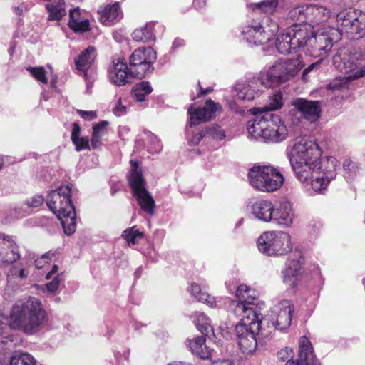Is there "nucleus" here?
I'll return each mask as SVG.
<instances>
[{"mask_svg": "<svg viewBox=\"0 0 365 365\" xmlns=\"http://www.w3.org/2000/svg\"><path fill=\"white\" fill-rule=\"evenodd\" d=\"M322 151L310 137L297 138L290 153L289 162L296 178L322 193L336 175L338 161L333 156L321 158Z\"/></svg>", "mask_w": 365, "mask_h": 365, "instance_id": "1", "label": "nucleus"}, {"mask_svg": "<svg viewBox=\"0 0 365 365\" xmlns=\"http://www.w3.org/2000/svg\"><path fill=\"white\" fill-rule=\"evenodd\" d=\"M3 330L8 326L11 329L21 331L26 335H34L43 329L48 322V316L39 299L35 297L16 302L10 308L8 317L0 313Z\"/></svg>", "mask_w": 365, "mask_h": 365, "instance_id": "2", "label": "nucleus"}, {"mask_svg": "<svg viewBox=\"0 0 365 365\" xmlns=\"http://www.w3.org/2000/svg\"><path fill=\"white\" fill-rule=\"evenodd\" d=\"M333 64L346 76L333 79L327 84L326 88L333 91L348 88L350 80L365 76V50L353 52L341 50L334 56Z\"/></svg>", "mask_w": 365, "mask_h": 365, "instance_id": "3", "label": "nucleus"}, {"mask_svg": "<svg viewBox=\"0 0 365 365\" xmlns=\"http://www.w3.org/2000/svg\"><path fill=\"white\" fill-rule=\"evenodd\" d=\"M255 115L247 123V132L250 137L266 143H278L286 139L287 128L279 115L262 112Z\"/></svg>", "mask_w": 365, "mask_h": 365, "instance_id": "4", "label": "nucleus"}, {"mask_svg": "<svg viewBox=\"0 0 365 365\" xmlns=\"http://www.w3.org/2000/svg\"><path fill=\"white\" fill-rule=\"evenodd\" d=\"M72 185H63L49 192L46 204L49 210L61 220L67 235H72L76 230V218L74 206L71 202Z\"/></svg>", "mask_w": 365, "mask_h": 365, "instance_id": "5", "label": "nucleus"}, {"mask_svg": "<svg viewBox=\"0 0 365 365\" xmlns=\"http://www.w3.org/2000/svg\"><path fill=\"white\" fill-rule=\"evenodd\" d=\"M303 67L302 58L297 55L292 58L280 59L275 62L267 71L260 74L268 88L289 81Z\"/></svg>", "mask_w": 365, "mask_h": 365, "instance_id": "6", "label": "nucleus"}, {"mask_svg": "<svg viewBox=\"0 0 365 365\" xmlns=\"http://www.w3.org/2000/svg\"><path fill=\"white\" fill-rule=\"evenodd\" d=\"M341 38V34L337 28H326L315 34L309 31L304 47L309 56L323 60L327 57L334 43Z\"/></svg>", "mask_w": 365, "mask_h": 365, "instance_id": "7", "label": "nucleus"}, {"mask_svg": "<svg viewBox=\"0 0 365 365\" xmlns=\"http://www.w3.org/2000/svg\"><path fill=\"white\" fill-rule=\"evenodd\" d=\"M248 178L253 188L267 192L279 190L284 182L282 174L269 165L252 167L249 171Z\"/></svg>", "mask_w": 365, "mask_h": 365, "instance_id": "8", "label": "nucleus"}, {"mask_svg": "<svg viewBox=\"0 0 365 365\" xmlns=\"http://www.w3.org/2000/svg\"><path fill=\"white\" fill-rule=\"evenodd\" d=\"M260 252L268 256L284 255L292 250V237L284 231H267L257 240Z\"/></svg>", "mask_w": 365, "mask_h": 365, "instance_id": "9", "label": "nucleus"}, {"mask_svg": "<svg viewBox=\"0 0 365 365\" xmlns=\"http://www.w3.org/2000/svg\"><path fill=\"white\" fill-rule=\"evenodd\" d=\"M130 175L129 182L133 190V196L136 198L141 209L146 213L153 215L155 211V201L152 195L145 188V182L143 177L141 168L136 160H130Z\"/></svg>", "mask_w": 365, "mask_h": 365, "instance_id": "10", "label": "nucleus"}, {"mask_svg": "<svg viewBox=\"0 0 365 365\" xmlns=\"http://www.w3.org/2000/svg\"><path fill=\"white\" fill-rule=\"evenodd\" d=\"M337 29L341 34H355L359 38L365 36V12L355 9H346L336 14Z\"/></svg>", "mask_w": 365, "mask_h": 365, "instance_id": "11", "label": "nucleus"}, {"mask_svg": "<svg viewBox=\"0 0 365 365\" xmlns=\"http://www.w3.org/2000/svg\"><path fill=\"white\" fill-rule=\"evenodd\" d=\"M309 36L307 28L293 25L277 37L276 48L282 54H289L304 48Z\"/></svg>", "mask_w": 365, "mask_h": 365, "instance_id": "12", "label": "nucleus"}, {"mask_svg": "<svg viewBox=\"0 0 365 365\" xmlns=\"http://www.w3.org/2000/svg\"><path fill=\"white\" fill-rule=\"evenodd\" d=\"M278 30L277 24L267 16L262 24L255 23L244 26L242 34L249 43L262 45L269 42Z\"/></svg>", "mask_w": 365, "mask_h": 365, "instance_id": "13", "label": "nucleus"}, {"mask_svg": "<svg viewBox=\"0 0 365 365\" xmlns=\"http://www.w3.org/2000/svg\"><path fill=\"white\" fill-rule=\"evenodd\" d=\"M277 357L281 361H287L285 365H320L315 358L312 344L306 336L300 339L297 364L292 360V350L288 347L278 351Z\"/></svg>", "mask_w": 365, "mask_h": 365, "instance_id": "14", "label": "nucleus"}, {"mask_svg": "<svg viewBox=\"0 0 365 365\" xmlns=\"http://www.w3.org/2000/svg\"><path fill=\"white\" fill-rule=\"evenodd\" d=\"M155 59L156 53L151 47L135 49L130 56V66L135 77L142 78L150 73Z\"/></svg>", "mask_w": 365, "mask_h": 365, "instance_id": "15", "label": "nucleus"}, {"mask_svg": "<svg viewBox=\"0 0 365 365\" xmlns=\"http://www.w3.org/2000/svg\"><path fill=\"white\" fill-rule=\"evenodd\" d=\"M293 312L294 307L289 301H282L272 308L270 315L264 319V322H267L269 328L283 331L290 326Z\"/></svg>", "mask_w": 365, "mask_h": 365, "instance_id": "16", "label": "nucleus"}, {"mask_svg": "<svg viewBox=\"0 0 365 365\" xmlns=\"http://www.w3.org/2000/svg\"><path fill=\"white\" fill-rule=\"evenodd\" d=\"M259 324H237L235 326L236 338L240 350L245 354H252L257 346L256 336L260 331Z\"/></svg>", "mask_w": 365, "mask_h": 365, "instance_id": "17", "label": "nucleus"}, {"mask_svg": "<svg viewBox=\"0 0 365 365\" xmlns=\"http://www.w3.org/2000/svg\"><path fill=\"white\" fill-rule=\"evenodd\" d=\"M267 88H268L259 73L242 84H237L235 86V91L239 99L252 101L259 97Z\"/></svg>", "mask_w": 365, "mask_h": 365, "instance_id": "18", "label": "nucleus"}, {"mask_svg": "<svg viewBox=\"0 0 365 365\" xmlns=\"http://www.w3.org/2000/svg\"><path fill=\"white\" fill-rule=\"evenodd\" d=\"M233 313L240 319V322L237 324H248L252 327L253 324H259L262 323L261 317L257 312V308L253 304V301L247 302H233Z\"/></svg>", "mask_w": 365, "mask_h": 365, "instance_id": "19", "label": "nucleus"}, {"mask_svg": "<svg viewBox=\"0 0 365 365\" xmlns=\"http://www.w3.org/2000/svg\"><path fill=\"white\" fill-rule=\"evenodd\" d=\"M21 257L15 237L0 234V264H11Z\"/></svg>", "mask_w": 365, "mask_h": 365, "instance_id": "20", "label": "nucleus"}, {"mask_svg": "<svg viewBox=\"0 0 365 365\" xmlns=\"http://www.w3.org/2000/svg\"><path fill=\"white\" fill-rule=\"evenodd\" d=\"M221 111L220 104L216 103L212 100H207L202 108H195L193 106H190L188 108L190 126L210 120L216 112Z\"/></svg>", "mask_w": 365, "mask_h": 365, "instance_id": "21", "label": "nucleus"}, {"mask_svg": "<svg viewBox=\"0 0 365 365\" xmlns=\"http://www.w3.org/2000/svg\"><path fill=\"white\" fill-rule=\"evenodd\" d=\"M247 209L255 220L263 222H271L274 205L269 200H250Z\"/></svg>", "mask_w": 365, "mask_h": 365, "instance_id": "22", "label": "nucleus"}, {"mask_svg": "<svg viewBox=\"0 0 365 365\" xmlns=\"http://www.w3.org/2000/svg\"><path fill=\"white\" fill-rule=\"evenodd\" d=\"M108 77L113 83L116 86H123L129 82L132 77H135L134 72L126 62L121 58L113 60V66L108 71Z\"/></svg>", "mask_w": 365, "mask_h": 365, "instance_id": "23", "label": "nucleus"}, {"mask_svg": "<svg viewBox=\"0 0 365 365\" xmlns=\"http://www.w3.org/2000/svg\"><path fill=\"white\" fill-rule=\"evenodd\" d=\"M271 222L282 227H290L294 221V210L293 205L289 201H283L274 206V211Z\"/></svg>", "mask_w": 365, "mask_h": 365, "instance_id": "24", "label": "nucleus"}, {"mask_svg": "<svg viewBox=\"0 0 365 365\" xmlns=\"http://www.w3.org/2000/svg\"><path fill=\"white\" fill-rule=\"evenodd\" d=\"M304 264V259L299 253L289 257L287 262V267L282 272L284 282L294 287L295 278L302 274Z\"/></svg>", "mask_w": 365, "mask_h": 365, "instance_id": "25", "label": "nucleus"}, {"mask_svg": "<svg viewBox=\"0 0 365 365\" xmlns=\"http://www.w3.org/2000/svg\"><path fill=\"white\" fill-rule=\"evenodd\" d=\"M293 105L305 119L312 123L317 120L320 116L321 106L319 101L298 98Z\"/></svg>", "mask_w": 365, "mask_h": 365, "instance_id": "26", "label": "nucleus"}, {"mask_svg": "<svg viewBox=\"0 0 365 365\" xmlns=\"http://www.w3.org/2000/svg\"><path fill=\"white\" fill-rule=\"evenodd\" d=\"M99 21L105 26L118 22L123 17L119 2L101 6L98 9Z\"/></svg>", "mask_w": 365, "mask_h": 365, "instance_id": "27", "label": "nucleus"}, {"mask_svg": "<svg viewBox=\"0 0 365 365\" xmlns=\"http://www.w3.org/2000/svg\"><path fill=\"white\" fill-rule=\"evenodd\" d=\"M96 57V49L93 46H88L81 52L75 59L76 69L83 74L88 88L89 82L88 80V71L91 68Z\"/></svg>", "mask_w": 365, "mask_h": 365, "instance_id": "28", "label": "nucleus"}, {"mask_svg": "<svg viewBox=\"0 0 365 365\" xmlns=\"http://www.w3.org/2000/svg\"><path fill=\"white\" fill-rule=\"evenodd\" d=\"M68 26L75 32H85L90 29L89 21L78 8L69 11Z\"/></svg>", "mask_w": 365, "mask_h": 365, "instance_id": "29", "label": "nucleus"}, {"mask_svg": "<svg viewBox=\"0 0 365 365\" xmlns=\"http://www.w3.org/2000/svg\"><path fill=\"white\" fill-rule=\"evenodd\" d=\"M190 293L199 302L207 304L210 307L220 308L222 306L223 302L222 298H216L202 291L198 284L192 283L191 284Z\"/></svg>", "mask_w": 365, "mask_h": 365, "instance_id": "30", "label": "nucleus"}, {"mask_svg": "<svg viewBox=\"0 0 365 365\" xmlns=\"http://www.w3.org/2000/svg\"><path fill=\"white\" fill-rule=\"evenodd\" d=\"M307 16H308L309 24H318L329 19L331 16V11L323 6L309 4L308 5Z\"/></svg>", "mask_w": 365, "mask_h": 365, "instance_id": "31", "label": "nucleus"}, {"mask_svg": "<svg viewBox=\"0 0 365 365\" xmlns=\"http://www.w3.org/2000/svg\"><path fill=\"white\" fill-rule=\"evenodd\" d=\"M190 351L202 359H207L211 355V350L205 344L203 336H197L190 341Z\"/></svg>", "mask_w": 365, "mask_h": 365, "instance_id": "32", "label": "nucleus"}, {"mask_svg": "<svg viewBox=\"0 0 365 365\" xmlns=\"http://www.w3.org/2000/svg\"><path fill=\"white\" fill-rule=\"evenodd\" d=\"M283 106L282 95L280 92L273 93L269 96L267 104L262 108H254V114H261L262 112H271L280 109Z\"/></svg>", "mask_w": 365, "mask_h": 365, "instance_id": "33", "label": "nucleus"}, {"mask_svg": "<svg viewBox=\"0 0 365 365\" xmlns=\"http://www.w3.org/2000/svg\"><path fill=\"white\" fill-rule=\"evenodd\" d=\"M46 8L51 21H58L66 14L64 0H53L51 4L46 5Z\"/></svg>", "mask_w": 365, "mask_h": 365, "instance_id": "34", "label": "nucleus"}, {"mask_svg": "<svg viewBox=\"0 0 365 365\" xmlns=\"http://www.w3.org/2000/svg\"><path fill=\"white\" fill-rule=\"evenodd\" d=\"M307 9L308 5H300L294 7L289 10L288 13V17L292 21L296 22L294 25L307 28L306 26L302 25V24L308 23V16H307Z\"/></svg>", "mask_w": 365, "mask_h": 365, "instance_id": "35", "label": "nucleus"}, {"mask_svg": "<svg viewBox=\"0 0 365 365\" xmlns=\"http://www.w3.org/2000/svg\"><path fill=\"white\" fill-rule=\"evenodd\" d=\"M132 36L133 40L139 42H148L154 40L153 23H147L144 26L136 29Z\"/></svg>", "mask_w": 365, "mask_h": 365, "instance_id": "36", "label": "nucleus"}, {"mask_svg": "<svg viewBox=\"0 0 365 365\" xmlns=\"http://www.w3.org/2000/svg\"><path fill=\"white\" fill-rule=\"evenodd\" d=\"M278 4V0H264L259 3L250 4L248 6L255 12L272 14L276 10Z\"/></svg>", "mask_w": 365, "mask_h": 365, "instance_id": "37", "label": "nucleus"}, {"mask_svg": "<svg viewBox=\"0 0 365 365\" xmlns=\"http://www.w3.org/2000/svg\"><path fill=\"white\" fill-rule=\"evenodd\" d=\"M153 91L151 85L148 81H142L137 83L133 88V93L138 101L142 102L145 100V96Z\"/></svg>", "mask_w": 365, "mask_h": 365, "instance_id": "38", "label": "nucleus"}, {"mask_svg": "<svg viewBox=\"0 0 365 365\" xmlns=\"http://www.w3.org/2000/svg\"><path fill=\"white\" fill-rule=\"evenodd\" d=\"M10 365H36V360L29 354L16 351L10 359Z\"/></svg>", "mask_w": 365, "mask_h": 365, "instance_id": "39", "label": "nucleus"}, {"mask_svg": "<svg viewBox=\"0 0 365 365\" xmlns=\"http://www.w3.org/2000/svg\"><path fill=\"white\" fill-rule=\"evenodd\" d=\"M195 325L197 329L205 334L213 332V327L210 324V319L203 313H198L196 315Z\"/></svg>", "mask_w": 365, "mask_h": 365, "instance_id": "40", "label": "nucleus"}, {"mask_svg": "<svg viewBox=\"0 0 365 365\" xmlns=\"http://www.w3.org/2000/svg\"><path fill=\"white\" fill-rule=\"evenodd\" d=\"M237 302L254 301L256 298L255 292L245 284L240 285L236 290Z\"/></svg>", "mask_w": 365, "mask_h": 365, "instance_id": "41", "label": "nucleus"}, {"mask_svg": "<svg viewBox=\"0 0 365 365\" xmlns=\"http://www.w3.org/2000/svg\"><path fill=\"white\" fill-rule=\"evenodd\" d=\"M122 237L127 241L128 245H135L136 240L143 237V233L138 229H135V227H133L124 230Z\"/></svg>", "mask_w": 365, "mask_h": 365, "instance_id": "42", "label": "nucleus"}, {"mask_svg": "<svg viewBox=\"0 0 365 365\" xmlns=\"http://www.w3.org/2000/svg\"><path fill=\"white\" fill-rule=\"evenodd\" d=\"M27 71L30 72L31 76L38 81L42 83H47L48 79L46 75V71L42 66L31 67L29 66Z\"/></svg>", "mask_w": 365, "mask_h": 365, "instance_id": "43", "label": "nucleus"}, {"mask_svg": "<svg viewBox=\"0 0 365 365\" xmlns=\"http://www.w3.org/2000/svg\"><path fill=\"white\" fill-rule=\"evenodd\" d=\"M206 137L216 140H222L225 137V131L218 125H215L205 130Z\"/></svg>", "mask_w": 365, "mask_h": 365, "instance_id": "44", "label": "nucleus"}, {"mask_svg": "<svg viewBox=\"0 0 365 365\" xmlns=\"http://www.w3.org/2000/svg\"><path fill=\"white\" fill-rule=\"evenodd\" d=\"M358 168L356 164L350 160H345L344 163V171L346 178L353 179L356 175Z\"/></svg>", "mask_w": 365, "mask_h": 365, "instance_id": "45", "label": "nucleus"}, {"mask_svg": "<svg viewBox=\"0 0 365 365\" xmlns=\"http://www.w3.org/2000/svg\"><path fill=\"white\" fill-rule=\"evenodd\" d=\"M72 142L76 146V150L78 152L82 150H91L89 140L87 138L80 136L73 139Z\"/></svg>", "mask_w": 365, "mask_h": 365, "instance_id": "46", "label": "nucleus"}, {"mask_svg": "<svg viewBox=\"0 0 365 365\" xmlns=\"http://www.w3.org/2000/svg\"><path fill=\"white\" fill-rule=\"evenodd\" d=\"M322 60L319 59L315 63H312L307 68H306L302 73V79L304 81H307L309 79V74L310 73H317L320 68L321 63Z\"/></svg>", "mask_w": 365, "mask_h": 365, "instance_id": "47", "label": "nucleus"}, {"mask_svg": "<svg viewBox=\"0 0 365 365\" xmlns=\"http://www.w3.org/2000/svg\"><path fill=\"white\" fill-rule=\"evenodd\" d=\"M113 112L116 116H122L126 113L127 107L123 103V99L121 97L117 98L115 105L113 108Z\"/></svg>", "mask_w": 365, "mask_h": 365, "instance_id": "48", "label": "nucleus"}, {"mask_svg": "<svg viewBox=\"0 0 365 365\" xmlns=\"http://www.w3.org/2000/svg\"><path fill=\"white\" fill-rule=\"evenodd\" d=\"M108 124L107 121H101L98 124H96L93 127V135L100 137L102 138V137L106 135L107 133L106 126Z\"/></svg>", "mask_w": 365, "mask_h": 365, "instance_id": "49", "label": "nucleus"}, {"mask_svg": "<svg viewBox=\"0 0 365 365\" xmlns=\"http://www.w3.org/2000/svg\"><path fill=\"white\" fill-rule=\"evenodd\" d=\"M51 279V282L46 284V289L50 292H54L58 289L60 283L63 281V277L61 275L57 274Z\"/></svg>", "mask_w": 365, "mask_h": 365, "instance_id": "50", "label": "nucleus"}, {"mask_svg": "<svg viewBox=\"0 0 365 365\" xmlns=\"http://www.w3.org/2000/svg\"><path fill=\"white\" fill-rule=\"evenodd\" d=\"M44 199L41 195H35L26 200L25 205L27 208H36L43 205Z\"/></svg>", "mask_w": 365, "mask_h": 365, "instance_id": "51", "label": "nucleus"}, {"mask_svg": "<svg viewBox=\"0 0 365 365\" xmlns=\"http://www.w3.org/2000/svg\"><path fill=\"white\" fill-rule=\"evenodd\" d=\"M9 277H14L19 279H24L27 277L28 272H26L23 267L19 266H14L9 269Z\"/></svg>", "mask_w": 365, "mask_h": 365, "instance_id": "52", "label": "nucleus"}, {"mask_svg": "<svg viewBox=\"0 0 365 365\" xmlns=\"http://www.w3.org/2000/svg\"><path fill=\"white\" fill-rule=\"evenodd\" d=\"M53 255L51 252H48L43 255L41 258L37 259L35 261V266L37 269H41L43 267L45 263L48 262V259L50 258V256Z\"/></svg>", "mask_w": 365, "mask_h": 365, "instance_id": "53", "label": "nucleus"}, {"mask_svg": "<svg viewBox=\"0 0 365 365\" xmlns=\"http://www.w3.org/2000/svg\"><path fill=\"white\" fill-rule=\"evenodd\" d=\"M90 147L91 150L99 149L102 145L101 138L93 135L92 134L91 138Z\"/></svg>", "mask_w": 365, "mask_h": 365, "instance_id": "54", "label": "nucleus"}, {"mask_svg": "<svg viewBox=\"0 0 365 365\" xmlns=\"http://www.w3.org/2000/svg\"><path fill=\"white\" fill-rule=\"evenodd\" d=\"M80 116L86 120H93L96 118V113L95 111H85L81 110H77Z\"/></svg>", "mask_w": 365, "mask_h": 365, "instance_id": "55", "label": "nucleus"}, {"mask_svg": "<svg viewBox=\"0 0 365 365\" xmlns=\"http://www.w3.org/2000/svg\"><path fill=\"white\" fill-rule=\"evenodd\" d=\"M11 211L14 212V217L16 218L24 217L26 214H28V212L26 210V208L22 207V206H15L11 210Z\"/></svg>", "mask_w": 365, "mask_h": 365, "instance_id": "56", "label": "nucleus"}, {"mask_svg": "<svg viewBox=\"0 0 365 365\" xmlns=\"http://www.w3.org/2000/svg\"><path fill=\"white\" fill-rule=\"evenodd\" d=\"M204 137H206L205 130L202 131L200 133H196V134L193 135L192 138L190 140V142L192 145H197L200 142V140Z\"/></svg>", "mask_w": 365, "mask_h": 365, "instance_id": "57", "label": "nucleus"}, {"mask_svg": "<svg viewBox=\"0 0 365 365\" xmlns=\"http://www.w3.org/2000/svg\"><path fill=\"white\" fill-rule=\"evenodd\" d=\"M81 128L79 125L76 123H74L73 125V129L71 132V140L73 139L77 138L80 137Z\"/></svg>", "mask_w": 365, "mask_h": 365, "instance_id": "58", "label": "nucleus"}, {"mask_svg": "<svg viewBox=\"0 0 365 365\" xmlns=\"http://www.w3.org/2000/svg\"><path fill=\"white\" fill-rule=\"evenodd\" d=\"M13 337L14 336H9L6 338V340H2L1 341V343L2 344H5L7 347L6 348V350H8V351H11V349H13Z\"/></svg>", "mask_w": 365, "mask_h": 365, "instance_id": "59", "label": "nucleus"}, {"mask_svg": "<svg viewBox=\"0 0 365 365\" xmlns=\"http://www.w3.org/2000/svg\"><path fill=\"white\" fill-rule=\"evenodd\" d=\"M153 142H154L155 145L153 148H150V150H151V152L157 153L161 150L162 146H161L160 141L158 140V139L156 137H153Z\"/></svg>", "mask_w": 365, "mask_h": 365, "instance_id": "60", "label": "nucleus"}, {"mask_svg": "<svg viewBox=\"0 0 365 365\" xmlns=\"http://www.w3.org/2000/svg\"><path fill=\"white\" fill-rule=\"evenodd\" d=\"M58 267L57 265H53L52 269L46 274V279L48 280L54 277L53 274L58 272Z\"/></svg>", "mask_w": 365, "mask_h": 365, "instance_id": "61", "label": "nucleus"}, {"mask_svg": "<svg viewBox=\"0 0 365 365\" xmlns=\"http://www.w3.org/2000/svg\"><path fill=\"white\" fill-rule=\"evenodd\" d=\"M184 45V41L182 40V39H180V38H176L174 40V41L173 42V46H172V48L173 49H176Z\"/></svg>", "mask_w": 365, "mask_h": 365, "instance_id": "62", "label": "nucleus"}, {"mask_svg": "<svg viewBox=\"0 0 365 365\" xmlns=\"http://www.w3.org/2000/svg\"><path fill=\"white\" fill-rule=\"evenodd\" d=\"M212 365H235L231 361L222 360L214 362Z\"/></svg>", "mask_w": 365, "mask_h": 365, "instance_id": "63", "label": "nucleus"}, {"mask_svg": "<svg viewBox=\"0 0 365 365\" xmlns=\"http://www.w3.org/2000/svg\"><path fill=\"white\" fill-rule=\"evenodd\" d=\"M227 103H228L229 108L231 110L235 111V112L237 111V110H238L237 106L235 101H230L227 102Z\"/></svg>", "mask_w": 365, "mask_h": 365, "instance_id": "64", "label": "nucleus"}]
</instances>
